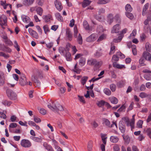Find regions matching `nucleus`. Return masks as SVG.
<instances>
[{
	"instance_id": "603ef678",
	"label": "nucleus",
	"mask_w": 151,
	"mask_h": 151,
	"mask_svg": "<svg viewBox=\"0 0 151 151\" xmlns=\"http://www.w3.org/2000/svg\"><path fill=\"white\" fill-rule=\"evenodd\" d=\"M4 41L6 44L8 45H12V42L8 38L4 40Z\"/></svg>"
},
{
	"instance_id": "423d86ee",
	"label": "nucleus",
	"mask_w": 151,
	"mask_h": 151,
	"mask_svg": "<svg viewBox=\"0 0 151 151\" xmlns=\"http://www.w3.org/2000/svg\"><path fill=\"white\" fill-rule=\"evenodd\" d=\"M28 31L30 35L34 38L37 39L39 37L37 33L31 28H29Z\"/></svg>"
},
{
	"instance_id": "8fccbe9b",
	"label": "nucleus",
	"mask_w": 151,
	"mask_h": 151,
	"mask_svg": "<svg viewBox=\"0 0 151 151\" xmlns=\"http://www.w3.org/2000/svg\"><path fill=\"white\" fill-rule=\"evenodd\" d=\"M105 101L103 100H101L100 101H98L97 103V104L100 107L104 106L105 104Z\"/></svg>"
},
{
	"instance_id": "f704fd0d",
	"label": "nucleus",
	"mask_w": 151,
	"mask_h": 151,
	"mask_svg": "<svg viewBox=\"0 0 151 151\" xmlns=\"http://www.w3.org/2000/svg\"><path fill=\"white\" fill-rule=\"evenodd\" d=\"M88 77L86 76H83L81 80V83L83 85H84L86 83V82L88 79Z\"/></svg>"
},
{
	"instance_id": "a878e982",
	"label": "nucleus",
	"mask_w": 151,
	"mask_h": 151,
	"mask_svg": "<svg viewBox=\"0 0 151 151\" xmlns=\"http://www.w3.org/2000/svg\"><path fill=\"white\" fill-rule=\"evenodd\" d=\"M148 5L149 4L148 3H147L143 7L142 12V15L143 16L145 15V12L148 7Z\"/></svg>"
},
{
	"instance_id": "9d476101",
	"label": "nucleus",
	"mask_w": 151,
	"mask_h": 151,
	"mask_svg": "<svg viewBox=\"0 0 151 151\" xmlns=\"http://www.w3.org/2000/svg\"><path fill=\"white\" fill-rule=\"evenodd\" d=\"M35 0H24L23 4L26 6H29L33 4Z\"/></svg>"
},
{
	"instance_id": "b1692460",
	"label": "nucleus",
	"mask_w": 151,
	"mask_h": 151,
	"mask_svg": "<svg viewBox=\"0 0 151 151\" xmlns=\"http://www.w3.org/2000/svg\"><path fill=\"white\" fill-rule=\"evenodd\" d=\"M43 11L41 7H37L36 11L37 14L40 16H41L42 15Z\"/></svg>"
},
{
	"instance_id": "79ce46f5",
	"label": "nucleus",
	"mask_w": 151,
	"mask_h": 151,
	"mask_svg": "<svg viewBox=\"0 0 151 151\" xmlns=\"http://www.w3.org/2000/svg\"><path fill=\"white\" fill-rule=\"evenodd\" d=\"M145 60V59L144 58L142 55V56L139 60V63L142 65H145L144 63Z\"/></svg>"
},
{
	"instance_id": "4d7b16f0",
	"label": "nucleus",
	"mask_w": 151,
	"mask_h": 151,
	"mask_svg": "<svg viewBox=\"0 0 151 151\" xmlns=\"http://www.w3.org/2000/svg\"><path fill=\"white\" fill-rule=\"evenodd\" d=\"M143 123V121L141 120H139L137 123V127L139 128H142V125Z\"/></svg>"
},
{
	"instance_id": "680f3d73",
	"label": "nucleus",
	"mask_w": 151,
	"mask_h": 151,
	"mask_svg": "<svg viewBox=\"0 0 151 151\" xmlns=\"http://www.w3.org/2000/svg\"><path fill=\"white\" fill-rule=\"evenodd\" d=\"M17 117L15 115H13L11 117L10 120L12 122H17Z\"/></svg>"
},
{
	"instance_id": "2f4dec72",
	"label": "nucleus",
	"mask_w": 151,
	"mask_h": 151,
	"mask_svg": "<svg viewBox=\"0 0 151 151\" xmlns=\"http://www.w3.org/2000/svg\"><path fill=\"white\" fill-rule=\"evenodd\" d=\"M104 124L106 125L108 127H110V123L109 121L106 119L104 118L103 119Z\"/></svg>"
},
{
	"instance_id": "473e14b6",
	"label": "nucleus",
	"mask_w": 151,
	"mask_h": 151,
	"mask_svg": "<svg viewBox=\"0 0 151 151\" xmlns=\"http://www.w3.org/2000/svg\"><path fill=\"white\" fill-rule=\"evenodd\" d=\"M110 1V0H99L97 2L98 4H105Z\"/></svg>"
},
{
	"instance_id": "1a4fd4ad",
	"label": "nucleus",
	"mask_w": 151,
	"mask_h": 151,
	"mask_svg": "<svg viewBox=\"0 0 151 151\" xmlns=\"http://www.w3.org/2000/svg\"><path fill=\"white\" fill-rule=\"evenodd\" d=\"M119 24H116L113 27L111 31V32L112 33H118L119 31Z\"/></svg>"
},
{
	"instance_id": "a18cd8bd",
	"label": "nucleus",
	"mask_w": 151,
	"mask_h": 151,
	"mask_svg": "<svg viewBox=\"0 0 151 151\" xmlns=\"http://www.w3.org/2000/svg\"><path fill=\"white\" fill-rule=\"evenodd\" d=\"M115 51V47L111 45L110 48V51L109 54L111 55L114 53Z\"/></svg>"
},
{
	"instance_id": "69168bd1",
	"label": "nucleus",
	"mask_w": 151,
	"mask_h": 151,
	"mask_svg": "<svg viewBox=\"0 0 151 151\" xmlns=\"http://www.w3.org/2000/svg\"><path fill=\"white\" fill-rule=\"evenodd\" d=\"M36 27L40 35H42V31L40 26L39 25H37L36 26Z\"/></svg>"
},
{
	"instance_id": "f257e3e1",
	"label": "nucleus",
	"mask_w": 151,
	"mask_h": 151,
	"mask_svg": "<svg viewBox=\"0 0 151 151\" xmlns=\"http://www.w3.org/2000/svg\"><path fill=\"white\" fill-rule=\"evenodd\" d=\"M6 93L8 97L10 99L13 100H15L17 98V94L13 91L11 90H7Z\"/></svg>"
},
{
	"instance_id": "de8ad7c7",
	"label": "nucleus",
	"mask_w": 151,
	"mask_h": 151,
	"mask_svg": "<svg viewBox=\"0 0 151 151\" xmlns=\"http://www.w3.org/2000/svg\"><path fill=\"white\" fill-rule=\"evenodd\" d=\"M77 41L79 44L81 45L82 44L83 40L82 37L80 34H79Z\"/></svg>"
},
{
	"instance_id": "6ab92c4d",
	"label": "nucleus",
	"mask_w": 151,
	"mask_h": 151,
	"mask_svg": "<svg viewBox=\"0 0 151 151\" xmlns=\"http://www.w3.org/2000/svg\"><path fill=\"white\" fill-rule=\"evenodd\" d=\"M66 60L68 61H71L72 60L70 53L69 52H67L64 55Z\"/></svg>"
},
{
	"instance_id": "a211bd4d",
	"label": "nucleus",
	"mask_w": 151,
	"mask_h": 151,
	"mask_svg": "<svg viewBox=\"0 0 151 151\" xmlns=\"http://www.w3.org/2000/svg\"><path fill=\"white\" fill-rule=\"evenodd\" d=\"M119 139V138L116 136H111L110 138V141L114 143L117 142Z\"/></svg>"
},
{
	"instance_id": "4468645a",
	"label": "nucleus",
	"mask_w": 151,
	"mask_h": 151,
	"mask_svg": "<svg viewBox=\"0 0 151 151\" xmlns=\"http://www.w3.org/2000/svg\"><path fill=\"white\" fill-rule=\"evenodd\" d=\"M22 19L23 22L26 23H28L30 20L29 18L24 15H23L22 16Z\"/></svg>"
},
{
	"instance_id": "39448f33",
	"label": "nucleus",
	"mask_w": 151,
	"mask_h": 151,
	"mask_svg": "<svg viewBox=\"0 0 151 151\" xmlns=\"http://www.w3.org/2000/svg\"><path fill=\"white\" fill-rule=\"evenodd\" d=\"M142 55L146 60L150 62L151 60V55L150 53L144 51L143 52Z\"/></svg>"
},
{
	"instance_id": "4be33fe9",
	"label": "nucleus",
	"mask_w": 151,
	"mask_h": 151,
	"mask_svg": "<svg viewBox=\"0 0 151 151\" xmlns=\"http://www.w3.org/2000/svg\"><path fill=\"white\" fill-rule=\"evenodd\" d=\"M56 18L59 21L62 22L63 21V19L62 17L59 13H56L55 14Z\"/></svg>"
},
{
	"instance_id": "58836bf2",
	"label": "nucleus",
	"mask_w": 151,
	"mask_h": 151,
	"mask_svg": "<svg viewBox=\"0 0 151 151\" xmlns=\"http://www.w3.org/2000/svg\"><path fill=\"white\" fill-rule=\"evenodd\" d=\"M108 21L110 24L111 23L113 22V17L112 14H110L108 15Z\"/></svg>"
},
{
	"instance_id": "bf43d9fd",
	"label": "nucleus",
	"mask_w": 151,
	"mask_h": 151,
	"mask_svg": "<svg viewBox=\"0 0 151 151\" xmlns=\"http://www.w3.org/2000/svg\"><path fill=\"white\" fill-rule=\"evenodd\" d=\"M119 60L118 56L117 55H113L112 58V61L113 62L118 61Z\"/></svg>"
},
{
	"instance_id": "5701e85b",
	"label": "nucleus",
	"mask_w": 151,
	"mask_h": 151,
	"mask_svg": "<svg viewBox=\"0 0 151 151\" xmlns=\"http://www.w3.org/2000/svg\"><path fill=\"white\" fill-rule=\"evenodd\" d=\"M124 37L123 35H120L117 38H115L113 40V42L115 43L120 42L122 40V38Z\"/></svg>"
},
{
	"instance_id": "6e6d98bb",
	"label": "nucleus",
	"mask_w": 151,
	"mask_h": 151,
	"mask_svg": "<svg viewBox=\"0 0 151 151\" xmlns=\"http://www.w3.org/2000/svg\"><path fill=\"white\" fill-rule=\"evenodd\" d=\"M74 36L76 37L77 36V35L78 32V31L76 25H75L74 27Z\"/></svg>"
},
{
	"instance_id": "20e7f679",
	"label": "nucleus",
	"mask_w": 151,
	"mask_h": 151,
	"mask_svg": "<svg viewBox=\"0 0 151 151\" xmlns=\"http://www.w3.org/2000/svg\"><path fill=\"white\" fill-rule=\"evenodd\" d=\"M96 38V35L95 34H92L86 38V40L88 42H93L95 40Z\"/></svg>"
},
{
	"instance_id": "ddd939ff",
	"label": "nucleus",
	"mask_w": 151,
	"mask_h": 151,
	"mask_svg": "<svg viewBox=\"0 0 151 151\" xmlns=\"http://www.w3.org/2000/svg\"><path fill=\"white\" fill-rule=\"evenodd\" d=\"M17 127V124L16 123H12L9 125V132H13V129Z\"/></svg>"
},
{
	"instance_id": "13d9d810",
	"label": "nucleus",
	"mask_w": 151,
	"mask_h": 151,
	"mask_svg": "<svg viewBox=\"0 0 151 151\" xmlns=\"http://www.w3.org/2000/svg\"><path fill=\"white\" fill-rule=\"evenodd\" d=\"M132 51L134 55H136L137 51L135 45L133 46L132 47Z\"/></svg>"
},
{
	"instance_id": "f03ea898",
	"label": "nucleus",
	"mask_w": 151,
	"mask_h": 151,
	"mask_svg": "<svg viewBox=\"0 0 151 151\" xmlns=\"http://www.w3.org/2000/svg\"><path fill=\"white\" fill-rule=\"evenodd\" d=\"M47 106L50 109L55 112H58V111H62L64 110V109L62 106L60 105H59L58 106H52L50 104H48Z\"/></svg>"
},
{
	"instance_id": "2eb2a0df",
	"label": "nucleus",
	"mask_w": 151,
	"mask_h": 151,
	"mask_svg": "<svg viewBox=\"0 0 151 151\" xmlns=\"http://www.w3.org/2000/svg\"><path fill=\"white\" fill-rule=\"evenodd\" d=\"M113 65L114 67L122 69L123 68H125L124 65H120L118 64L115 62H113Z\"/></svg>"
},
{
	"instance_id": "0e129e2a",
	"label": "nucleus",
	"mask_w": 151,
	"mask_h": 151,
	"mask_svg": "<svg viewBox=\"0 0 151 151\" xmlns=\"http://www.w3.org/2000/svg\"><path fill=\"white\" fill-rule=\"evenodd\" d=\"M110 88L112 91H115L116 86L115 84H112L110 85Z\"/></svg>"
},
{
	"instance_id": "c85d7f7f",
	"label": "nucleus",
	"mask_w": 151,
	"mask_h": 151,
	"mask_svg": "<svg viewBox=\"0 0 151 151\" xmlns=\"http://www.w3.org/2000/svg\"><path fill=\"white\" fill-rule=\"evenodd\" d=\"M119 128L122 133H124L125 132V126L123 125L122 124L120 123L119 124Z\"/></svg>"
},
{
	"instance_id": "f8f14e48",
	"label": "nucleus",
	"mask_w": 151,
	"mask_h": 151,
	"mask_svg": "<svg viewBox=\"0 0 151 151\" xmlns=\"http://www.w3.org/2000/svg\"><path fill=\"white\" fill-rule=\"evenodd\" d=\"M122 120H123L126 124L127 127L130 126L131 128V121L129 120V119L128 117H125L123 118Z\"/></svg>"
},
{
	"instance_id": "393cba45",
	"label": "nucleus",
	"mask_w": 151,
	"mask_h": 151,
	"mask_svg": "<svg viewBox=\"0 0 151 151\" xmlns=\"http://www.w3.org/2000/svg\"><path fill=\"white\" fill-rule=\"evenodd\" d=\"M51 18L52 16L48 14L45 16L44 17V19L46 22H47L50 21Z\"/></svg>"
},
{
	"instance_id": "c03bdc74",
	"label": "nucleus",
	"mask_w": 151,
	"mask_h": 151,
	"mask_svg": "<svg viewBox=\"0 0 151 151\" xmlns=\"http://www.w3.org/2000/svg\"><path fill=\"white\" fill-rule=\"evenodd\" d=\"M131 12H126V16L130 19H132L134 17L133 14L130 13Z\"/></svg>"
},
{
	"instance_id": "5fc2aeb1",
	"label": "nucleus",
	"mask_w": 151,
	"mask_h": 151,
	"mask_svg": "<svg viewBox=\"0 0 151 151\" xmlns=\"http://www.w3.org/2000/svg\"><path fill=\"white\" fill-rule=\"evenodd\" d=\"M124 84V82L123 81H121L118 82L117 83V86L119 88L123 87Z\"/></svg>"
},
{
	"instance_id": "864d4df0",
	"label": "nucleus",
	"mask_w": 151,
	"mask_h": 151,
	"mask_svg": "<svg viewBox=\"0 0 151 151\" xmlns=\"http://www.w3.org/2000/svg\"><path fill=\"white\" fill-rule=\"evenodd\" d=\"M106 37V36L105 35L103 34L100 36L98 40H97L98 42H100L103 40L105 39Z\"/></svg>"
},
{
	"instance_id": "9b49d317",
	"label": "nucleus",
	"mask_w": 151,
	"mask_h": 151,
	"mask_svg": "<svg viewBox=\"0 0 151 151\" xmlns=\"http://www.w3.org/2000/svg\"><path fill=\"white\" fill-rule=\"evenodd\" d=\"M109 100L111 103L114 104H116L118 103V100L115 97L112 96L109 98Z\"/></svg>"
},
{
	"instance_id": "052dcab7",
	"label": "nucleus",
	"mask_w": 151,
	"mask_h": 151,
	"mask_svg": "<svg viewBox=\"0 0 151 151\" xmlns=\"http://www.w3.org/2000/svg\"><path fill=\"white\" fill-rule=\"evenodd\" d=\"M139 96L142 98H144L147 97L148 96V95L145 93L142 92L140 93Z\"/></svg>"
},
{
	"instance_id": "72a5a7b5",
	"label": "nucleus",
	"mask_w": 151,
	"mask_h": 151,
	"mask_svg": "<svg viewBox=\"0 0 151 151\" xmlns=\"http://www.w3.org/2000/svg\"><path fill=\"white\" fill-rule=\"evenodd\" d=\"M93 142L90 141L88 142L87 147L88 151H91L92 150Z\"/></svg>"
},
{
	"instance_id": "412c9836",
	"label": "nucleus",
	"mask_w": 151,
	"mask_h": 151,
	"mask_svg": "<svg viewBox=\"0 0 151 151\" xmlns=\"http://www.w3.org/2000/svg\"><path fill=\"white\" fill-rule=\"evenodd\" d=\"M67 36L70 40H71L72 38V34L69 29H67L66 32Z\"/></svg>"
},
{
	"instance_id": "3c124183",
	"label": "nucleus",
	"mask_w": 151,
	"mask_h": 151,
	"mask_svg": "<svg viewBox=\"0 0 151 151\" xmlns=\"http://www.w3.org/2000/svg\"><path fill=\"white\" fill-rule=\"evenodd\" d=\"M144 77L147 80H151V75L150 74H145L144 75Z\"/></svg>"
},
{
	"instance_id": "09e8293b",
	"label": "nucleus",
	"mask_w": 151,
	"mask_h": 151,
	"mask_svg": "<svg viewBox=\"0 0 151 151\" xmlns=\"http://www.w3.org/2000/svg\"><path fill=\"white\" fill-rule=\"evenodd\" d=\"M104 93L106 95L108 96L110 95L111 94V92L110 90L107 88H105L104 90Z\"/></svg>"
},
{
	"instance_id": "bb28decb",
	"label": "nucleus",
	"mask_w": 151,
	"mask_h": 151,
	"mask_svg": "<svg viewBox=\"0 0 151 151\" xmlns=\"http://www.w3.org/2000/svg\"><path fill=\"white\" fill-rule=\"evenodd\" d=\"M135 116V115H133L132 116V118L131 119V129L132 130L134 128V124L135 122V119L134 117Z\"/></svg>"
},
{
	"instance_id": "aec40b11",
	"label": "nucleus",
	"mask_w": 151,
	"mask_h": 151,
	"mask_svg": "<svg viewBox=\"0 0 151 151\" xmlns=\"http://www.w3.org/2000/svg\"><path fill=\"white\" fill-rule=\"evenodd\" d=\"M19 83L22 86H24L27 84V82L26 78L20 79Z\"/></svg>"
},
{
	"instance_id": "a19ab883",
	"label": "nucleus",
	"mask_w": 151,
	"mask_h": 151,
	"mask_svg": "<svg viewBox=\"0 0 151 151\" xmlns=\"http://www.w3.org/2000/svg\"><path fill=\"white\" fill-rule=\"evenodd\" d=\"M145 47L147 51L150 52L151 51V45L148 42H147L145 44Z\"/></svg>"
},
{
	"instance_id": "0eeeda50",
	"label": "nucleus",
	"mask_w": 151,
	"mask_h": 151,
	"mask_svg": "<svg viewBox=\"0 0 151 151\" xmlns=\"http://www.w3.org/2000/svg\"><path fill=\"white\" fill-rule=\"evenodd\" d=\"M55 4L57 9L59 11H61L63 8L61 3L58 1L56 0L55 1Z\"/></svg>"
},
{
	"instance_id": "338daca9",
	"label": "nucleus",
	"mask_w": 151,
	"mask_h": 151,
	"mask_svg": "<svg viewBox=\"0 0 151 151\" xmlns=\"http://www.w3.org/2000/svg\"><path fill=\"white\" fill-rule=\"evenodd\" d=\"M125 106L124 105H122L121 107L118 109L117 111L118 112H121L123 111L125 109Z\"/></svg>"
},
{
	"instance_id": "e433bc0d",
	"label": "nucleus",
	"mask_w": 151,
	"mask_h": 151,
	"mask_svg": "<svg viewBox=\"0 0 151 151\" xmlns=\"http://www.w3.org/2000/svg\"><path fill=\"white\" fill-rule=\"evenodd\" d=\"M86 62V59L85 58H81L79 61V64L80 65L82 66H83L85 63Z\"/></svg>"
},
{
	"instance_id": "dca6fc26",
	"label": "nucleus",
	"mask_w": 151,
	"mask_h": 151,
	"mask_svg": "<svg viewBox=\"0 0 151 151\" xmlns=\"http://www.w3.org/2000/svg\"><path fill=\"white\" fill-rule=\"evenodd\" d=\"M91 2V1L88 0H84L82 4V6L83 7L85 8L89 5Z\"/></svg>"
},
{
	"instance_id": "cd10ccee",
	"label": "nucleus",
	"mask_w": 151,
	"mask_h": 151,
	"mask_svg": "<svg viewBox=\"0 0 151 151\" xmlns=\"http://www.w3.org/2000/svg\"><path fill=\"white\" fill-rule=\"evenodd\" d=\"M125 9L126 12H131L132 10V8L129 4H127L126 5Z\"/></svg>"
},
{
	"instance_id": "c756f323",
	"label": "nucleus",
	"mask_w": 151,
	"mask_h": 151,
	"mask_svg": "<svg viewBox=\"0 0 151 151\" xmlns=\"http://www.w3.org/2000/svg\"><path fill=\"white\" fill-rule=\"evenodd\" d=\"M2 103L5 106H9L11 105L12 103L10 101H9L6 100H4L2 101Z\"/></svg>"
},
{
	"instance_id": "f3484780",
	"label": "nucleus",
	"mask_w": 151,
	"mask_h": 151,
	"mask_svg": "<svg viewBox=\"0 0 151 151\" xmlns=\"http://www.w3.org/2000/svg\"><path fill=\"white\" fill-rule=\"evenodd\" d=\"M30 138L34 141L38 142H41L42 140V138L41 137L40 138H39L34 136H31Z\"/></svg>"
},
{
	"instance_id": "37998d69",
	"label": "nucleus",
	"mask_w": 151,
	"mask_h": 151,
	"mask_svg": "<svg viewBox=\"0 0 151 151\" xmlns=\"http://www.w3.org/2000/svg\"><path fill=\"white\" fill-rule=\"evenodd\" d=\"M144 131L147 133V134L149 137L151 139V129L149 128H147L145 129Z\"/></svg>"
},
{
	"instance_id": "774afa93",
	"label": "nucleus",
	"mask_w": 151,
	"mask_h": 151,
	"mask_svg": "<svg viewBox=\"0 0 151 151\" xmlns=\"http://www.w3.org/2000/svg\"><path fill=\"white\" fill-rule=\"evenodd\" d=\"M114 151H119V148L117 145H115L113 147Z\"/></svg>"
},
{
	"instance_id": "e2e57ef3",
	"label": "nucleus",
	"mask_w": 151,
	"mask_h": 151,
	"mask_svg": "<svg viewBox=\"0 0 151 151\" xmlns=\"http://www.w3.org/2000/svg\"><path fill=\"white\" fill-rule=\"evenodd\" d=\"M116 55L118 57H120L121 58H125L124 55L120 52H117Z\"/></svg>"
},
{
	"instance_id": "7ed1b4c3",
	"label": "nucleus",
	"mask_w": 151,
	"mask_h": 151,
	"mask_svg": "<svg viewBox=\"0 0 151 151\" xmlns=\"http://www.w3.org/2000/svg\"><path fill=\"white\" fill-rule=\"evenodd\" d=\"M21 145L25 148H29L31 146V142L28 140L23 139L20 142Z\"/></svg>"
},
{
	"instance_id": "c9c22d12",
	"label": "nucleus",
	"mask_w": 151,
	"mask_h": 151,
	"mask_svg": "<svg viewBox=\"0 0 151 151\" xmlns=\"http://www.w3.org/2000/svg\"><path fill=\"white\" fill-rule=\"evenodd\" d=\"M137 34V31L136 29H134L132 31V33L130 34V36L129 37V39L131 38H133Z\"/></svg>"
},
{
	"instance_id": "7c9ffc66",
	"label": "nucleus",
	"mask_w": 151,
	"mask_h": 151,
	"mask_svg": "<svg viewBox=\"0 0 151 151\" xmlns=\"http://www.w3.org/2000/svg\"><path fill=\"white\" fill-rule=\"evenodd\" d=\"M83 26L84 28L86 30H90V28L89 26L88 22L86 21H84L83 22Z\"/></svg>"
},
{
	"instance_id": "49530a36",
	"label": "nucleus",
	"mask_w": 151,
	"mask_h": 151,
	"mask_svg": "<svg viewBox=\"0 0 151 151\" xmlns=\"http://www.w3.org/2000/svg\"><path fill=\"white\" fill-rule=\"evenodd\" d=\"M150 21H151V15L147 17V19L145 21L144 24L145 25H146L149 24V22Z\"/></svg>"
},
{
	"instance_id": "ea45409f",
	"label": "nucleus",
	"mask_w": 151,
	"mask_h": 151,
	"mask_svg": "<svg viewBox=\"0 0 151 151\" xmlns=\"http://www.w3.org/2000/svg\"><path fill=\"white\" fill-rule=\"evenodd\" d=\"M95 62H96V59H91L88 60L87 63L90 65H94Z\"/></svg>"
},
{
	"instance_id": "4c0bfd02",
	"label": "nucleus",
	"mask_w": 151,
	"mask_h": 151,
	"mask_svg": "<svg viewBox=\"0 0 151 151\" xmlns=\"http://www.w3.org/2000/svg\"><path fill=\"white\" fill-rule=\"evenodd\" d=\"M43 29L44 32L46 34H47L48 32H50V30L48 26L47 25L44 26L43 27Z\"/></svg>"
},
{
	"instance_id": "6e6552de",
	"label": "nucleus",
	"mask_w": 151,
	"mask_h": 151,
	"mask_svg": "<svg viewBox=\"0 0 151 151\" xmlns=\"http://www.w3.org/2000/svg\"><path fill=\"white\" fill-rule=\"evenodd\" d=\"M32 80L34 82V85L36 87H40L41 83L39 80H37L34 76H32L31 78Z\"/></svg>"
}]
</instances>
